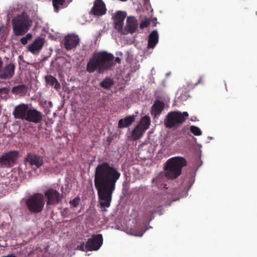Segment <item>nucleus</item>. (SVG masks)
Segmentation results:
<instances>
[{
    "instance_id": "obj_1",
    "label": "nucleus",
    "mask_w": 257,
    "mask_h": 257,
    "mask_svg": "<svg viewBox=\"0 0 257 257\" xmlns=\"http://www.w3.org/2000/svg\"><path fill=\"white\" fill-rule=\"evenodd\" d=\"M120 176L118 169L107 162L99 164L95 168L94 183L102 207L110 206L116 183Z\"/></svg>"
},
{
    "instance_id": "obj_2",
    "label": "nucleus",
    "mask_w": 257,
    "mask_h": 257,
    "mask_svg": "<svg viewBox=\"0 0 257 257\" xmlns=\"http://www.w3.org/2000/svg\"><path fill=\"white\" fill-rule=\"evenodd\" d=\"M121 59L114 57L111 53L106 51H100L95 53L89 59L86 65V70L89 73L97 71L98 73H103L110 70L116 63H120Z\"/></svg>"
},
{
    "instance_id": "obj_3",
    "label": "nucleus",
    "mask_w": 257,
    "mask_h": 257,
    "mask_svg": "<svg viewBox=\"0 0 257 257\" xmlns=\"http://www.w3.org/2000/svg\"><path fill=\"white\" fill-rule=\"evenodd\" d=\"M187 165L186 160L181 157H175L169 159L166 163L165 175L169 179H175L179 176L183 167Z\"/></svg>"
},
{
    "instance_id": "obj_4",
    "label": "nucleus",
    "mask_w": 257,
    "mask_h": 257,
    "mask_svg": "<svg viewBox=\"0 0 257 257\" xmlns=\"http://www.w3.org/2000/svg\"><path fill=\"white\" fill-rule=\"evenodd\" d=\"M187 165L186 160L181 157H175L169 159L166 163L165 175L169 179H175L179 176L183 167Z\"/></svg>"
},
{
    "instance_id": "obj_5",
    "label": "nucleus",
    "mask_w": 257,
    "mask_h": 257,
    "mask_svg": "<svg viewBox=\"0 0 257 257\" xmlns=\"http://www.w3.org/2000/svg\"><path fill=\"white\" fill-rule=\"evenodd\" d=\"M32 24L29 16L25 13L13 18V32L16 36H23L30 30Z\"/></svg>"
},
{
    "instance_id": "obj_6",
    "label": "nucleus",
    "mask_w": 257,
    "mask_h": 257,
    "mask_svg": "<svg viewBox=\"0 0 257 257\" xmlns=\"http://www.w3.org/2000/svg\"><path fill=\"white\" fill-rule=\"evenodd\" d=\"M189 114L187 112L171 111L168 113L164 120L167 128L177 127L186 120Z\"/></svg>"
},
{
    "instance_id": "obj_7",
    "label": "nucleus",
    "mask_w": 257,
    "mask_h": 257,
    "mask_svg": "<svg viewBox=\"0 0 257 257\" xmlns=\"http://www.w3.org/2000/svg\"><path fill=\"white\" fill-rule=\"evenodd\" d=\"M28 210L33 213L41 212L45 205L44 197L41 193H35L25 201Z\"/></svg>"
},
{
    "instance_id": "obj_8",
    "label": "nucleus",
    "mask_w": 257,
    "mask_h": 257,
    "mask_svg": "<svg viewBox=\"0 0 257 257\" xmlns=\"http://www.w3.org/2000/svg\"><path fill=\"white\" fill-rule=\"evenodd\" d=\"M20 157L19 151H10L3 153L0 156V167L11 168L17 163Z\"/></svg>"
},
{
    "instance_id": "obj_9",
    "label": "nucleus",
    "mask_w": 257,
    "mask_h": 257,
    "mask_svg": "<svg viewBox=\"0 0 257 257\" xmlns=\"http://www.w3.org/2000/svg\"><path fill=\"white\" fill-rule=\"evenodd\" d=\"M103 243V237L101 234H93L87 240L85 249L87 251L97 250Z\"/></svg>"
},
{
    "instance_id": "obj_10",
    "label": "nucleus",
    "mask_w": 257,
    "mask_h": 257,
    "mask_svg": "<svg viewBox=\"0 0 257 257\" xmlns=\"http://www.w3.org/2000/svg\"><path fill=\"white\" fill-rule=\"evenodd\" d=\"M45 196L47 198L48 205L57 204L62 199V195L56 190L50 188L45 191Z\"/></svg>"
},
{
    "instance_id": "obj_11",
    "label": "nucleus",
    "mask_w": 257,
    "mask_h": 257,
    "mask_svg": "<svg viewBox=\"0 0 257 257\" xmlns=\"http://www.w3.org/2000/svg\"><path fill=\"white\" fill-rule=\"evenodd\" d=\"M137 28V20L134 17H128L126 20L125 28L122 29V32H121L120 34L122 35H126L128 33L133 34L136 32Z\"/></svg>"
},
{
    "instance_id": "obj_12",
    "label": "nucleus",
    "mask_w": 257,
    "mask_h": 257,
    "mask_svg": "<svg viewBox=\"0 0 257 257\" xmlns=\"http://www.w3.org/2000/svg\"><path fill=\"white\" fill-rule=\"evenodd\" d=\"M25 161L28 162L30 165L39 168L44 164V157L34 153H29L25 158Z\"/></svg>"
},
{
    "instance_id": "obj_13",
    "label": "nucleus",
    "mask_w": 257,
    "mask_h": 257,
    "mask_svg": "<svg viewBox=\"0 0 257 257\" xmlns=\"http://www.w3.org/2000/svg\"><path fill=\"white\" fill-rule=\"evenodd\" d=\"M79 42L80 39L77 35L74 34H69L64 38L65 48L67 50H70L76 48Z\"/></svg>"
},
{
    "instance_id": "obj_14",
    "label": "nucleus",
    "mask_w": 257,
    "mask_h": 257,
    "mask_svg": "<svg viewBox=\"0 0 257 257\" xmlns=\"http://www.w3.org/2000/svg\"><path fill=\"white\" fill-rule=\"evenodd\" d=\"M15 66L13 63L6 64L2 66L0 71V78L2 79H11L15 74Z\"/></svg>"
},
{
    "instance_id": "obj_15",
    "label": "nucleus",
    "mask_w": 257,
    "mask_h": 257,
    "mask_svg": "<svg viewBox=\"0 0 257 257\" xmlns=\"http://www.w3.org/2000/svg\"><path fill=\"white\" fill-rule=\"evenodd\" d=\"M29 109L27 104H21L15 107L13 115L15 118L25 120Z\"/></svg>"
},
{
    "instance_id": "obj_16",
    "label": "nucleus",
    "mask_w": 257,
    "mask_h": 257,
    "mask_svg": "<svg viewBox=\"0 0 257 257\" xmlns=\"http://www.w3.org/2000/svg\"><path fill=\"white\" fill-rule=\"evenodd\" d=\"M126 13L121 11H117L113 16L114 24V28L118 33L122 32L123 21L126 17Z\"/></svg>"
},
{
    "instance_id": "obj_17",
    "label": "nucleus",
    "mask_w": 257,
    "mask_h": 257,
    "mask_svg": "<svg viewBox=\"0 0 257 257\" xmlns=\"http://www.w3.org/2000/svg\"><path fill=\"white\" fill-rule=\"evenodd\" d=\"M42 117V114L40 111L34 108H30L25 120L29 122L38 123L41 122Z\"/></svg>"
},
{
    "instance_id": "obj_18",
    "label": "nucleus",
    "mask_w": 257,
    "mask_h": 257,
    "mask_svg": "<svg viewBox=\"0 0 257 257\" xmlns=\"http://www.w3.org/2000/svg\"><path fill=\"white\" fill-rule=\"evenodd\" d=\"M105 4L102 0H95L91 12L95 16H102L106 13Z\"/></svg>"
},
{
    "instance_id": "obj_19",
    "label": "nucleus",
    "mask_w": 257,
    "mask_h": 257,
    "mask_svg": "<svg viewBox=\"0 0 257 257\" xmlns=\"http://www.w3.org/2000/svg\"><path fill=\"white\" fill-rule=\"evenodd\" d=\"M44 43V39L39 37L28 46V50L33 54L38 53L42 49Z\"/></svg>"
},
{
    "instance_id": "obj_20",
    "label": "nucleus",
    "mask_w": 257,
    "mask_h": 257,
    "mask_svg": "<svg viewBox=\"0 0 257 257\" xmlns=\"http://www.w3.org/2000/svg\"><path fill=\"white\" fill-rule=\"evenodd\" d=\"M164 108L165 103L160 100H156L152 107L151 113L155 117H158L160 115Z\"/></svg>"
},
{
    "instance_id": "obj_21",
    "label": "nucleus",
    "mask_w": 257,
    "mask_h": 257,
    "mask_svg": "<svg viewBox=\"0 0 257 257\" xmlns=\"http://www.w3.org/2000/svg\"><path fill=\"white\" fill-rule=\"evenodd\" d=\"M159 35L157 30L153 31L149 36L148 48L153 49L158 43Z\"/></svg>"
},
{
    "instance_id": "obj_22",
    "label": "nucleus",
    "mask_w": 257,
    "mask_h": 257,
    "mask_svg": "<svg viewBox=\"0 0 257 257\" xmlns=\"http://www.w3.org/2000/svg\"><path fill=\"white\" fill-rule=\"evenodd\" d=\"M135 120V117L134 115L126 116L125 118L119 120L118 123V127L119 128L128 127L132 125Z\"/></svg>"
},
{
    "instance_id": "obj_23",
    "label": "nucleus",
    "mask_w": 257,
    "mask_h": 257,
    "mask_svg": "<svg viewBox=\"0 0 257 257\" xmlns=\"http://www.w3.org/2000/svg\"><path fill=\"white\" fill-rule=\"evenodd\" d=\"M45 79L47 84L51 86L54 85V88L57 90L60 88L61 86L60 83L58 82L57 79L53 76L50 75H46Z\"/></svg>"
},
{
    "instance_id": "obj_24",
    "label": "nucleus",
    "mask_w": 257,
    "mask_h": 257,
    "mask_svg": "<svg viewBox=\"0 0 257 257\" xmlns=\"http://www.w3.org/2000/svg\"><path fill=\"white\" fill-rule=\"evenodd\" d=\"M151 124V119L149 116L145 115L140 120L139 123L137 124L142 128L145 132L148 130Z\"/></svg>"
},
{
    "instance_id": "obj_25",
    "label": "nucleus",
    "mask_w": 257,
    "mask_h": 257,
    "mask_svg": "<svg viewBox=\"0 0 257 257\" xmlns=\"http://www.w3.org/2000/svg\"><path fill=\"white\" fill-rule=\"evenodd\" d=\"M28 90V86L25 84L19 85L12 88V92L15 94L24 95Z\"/></svg>"
},
{
    "instance_id": "obj_26",
    "label": "nucleus",
    "mask_w": 257,
    "mask_h": 257,
    "mask_svg": "<svg viewBox=\"0 0 257 257\" xmlns=\"http://www.w3.org/2000/svg\"><path fill=\"white\" fill-rule=\"evenodd\" d=\"M145 132L139 126H137L134 128L132 133V139L134 141L140 139L144 135Z\"/></svg>"
},
{
    "instance_id": "obj_27",
    "label": "nucleus",
    "mask_w": 257,
    "mask_h": 257,
    "mask_svg": "<svg viewBox=\"0 0 257 257\" xmlns=\"http://www.w3.org/2000/svg\"><path fill=\"white\" fill-rule=\"evenodd\" d=\"M114 84L113 80L109 78L106 77L102 80L100 83V86L105 89H109Z\"/></svg>"
},
{
    "instance_id": "obj_28",
    "label": "nucleus",
    "mask_w": 257,
    "mask_h": 257,
    "mask_svg": "<svg viewBox=\"0 0 257 257\" xmlns=\"http://www.w3.org/2000/svg\"><path fill=\"white\" fill-rule=\"evenodd\" d=\"M53 6L56 12L59 10V6L63 5L65 2V0H52Z\"/></svg>"
},
{
    "instance_id": "obj_29",
    "label": "nucleus",
    "mask_w": 257,
    "mask_h": 257,
    "mask_svg": "<svg viewBox=\"0 0 257 257\" xmlns=\"http://www.w3.org/2000/svg\"><path fill=\"white\" fill-rule=\"evenodd\" d=\"M191 132L195 136H200L202 135V132L200 129L195 125H191L190 127Z\"/></svg>"
},
{
    "instance_id": "obj_30",
    "label": "nucleus",
    "mask_w": 257,
    "mask_h": 257,
    "mask_svg": "<svg viewBox=\"0 0 257 257\" xmlns=\"http://www.w3.org/2000/svg\"><path fill=\"white\" fill-rule=\"evenodd\" d=\"M33 36L31 33L27 34L25 37L21 39L20 41L23 45H26L28 43V40H31Z\"/></svg>"
},
{
    "instance_id": "obj_31",
    "label": "nucleus",
    "mask_w": 257,
    "mask_h": 257,
    "mask_svg": "<svg viewBox=\"0 0 257 257\" xmlns=\"http://www.w3.org/2000/svg\"><path fill=\"white\" fill-rule=\"evenodd\" d=\"M150 24V20L149 19H145L144 20L142 21L140 25V28L141 29L147 28Z\"/></svg>"
},
{
    "instance_id": "obj_32",
    "label": "nucleus",
    "mask_w": 257,
    "mask_h": 257,
    "mask_svg": "<svg viewBox=\"0 0 257 257\" xmlns=\"http://www.w3.org/2000/svg\"><path fill=\"white\" fill-rule=\"evenodd\" d=\"M10 91V89L7 87L0 88V95L2 97L6 98Z\"/></svg>"
},
{
    "instance_id": "obj_33",
    "label": "nucleus",
    "mask_w": 257,
    "mask_h": 257,
    "mask_svg": "<svg viewBox=\"0 0 257 257\" xmlns=\"http://www.w3.org/2000/svg\"><path fill=\"white\" fill-rule=\"evenodd\" d=\"M80 200V199L79 197H76L70 201V204L73 207H76L79 205Z\"/></svg>"
},
{
    "instance_id": "obj_34",
    "label": "nucleus",
    "mask_w": 257,
    "mask_h": 257,
    "mask_svg": "<svg viewBox=\"0 0 257 257\" xmlns=\"http://www.w3.org/2000/svg\"><path fill=\"white\" fill-rule=\"evenodd\" d=\"M77 248L82 251H85L86 250L84 243H82L80 245L77 246Z\"/></svg>"
},
{
    "instance_id": "obj_35",
    "label": "nucleus",
    "mask_w": 257,
    "mask_h": 257,
    "mask_svg": "<svg viewBox=\"0 0 257 257\" xmlns=\"http://www.w3.org/2000/svg\"><path fill=\"white\" fill-rule=\"evenodd\" d=\"M144 233V231L141 230L137 233H134V235L138 236H142Z\"/></svg>"
},
{
    "instance_id": "obj_36",
    "label": "nucleus",
    "mask_w": 257,
    "mask_h": 257,
    "mask_svg": "<svg viewBox=\"0 0 257 257\" xmlns=\"http://www.w3.org/2000/svg\"><path fill=\"white\" fill-rule=\"evenodd\" d=\"M203 79H204L203 76H200L199 79H198V81L197 82L196 84L203 83Z\"/></svg>"
},
{
    "instance_id": "obj_37",
    "label": "nucleus",
    "mask_w": 257,
    "mask_h": 257,
    "mask_svg": "<svg viewBox=\"0 0 257 257\" xmlns=\"http://www.w3.org/2000/svg\"><path fill=\"white\" fill-rule=\"evenodd\" d=\"M4 26H0V36H2L3 33V30H4Z\"/></svg>"
},
{
    "instance_id": "obj_38",
    "label": "nucleus",
    "mask_w": 257,
    "mask_h": 257,
    "mask_svg": "<svg viewBox=\"0 0 257 257\" xmlns=\"http://www.w3.org/2000/svg\"><path fill=\"white\" fill-rule=\"evenodd\" d=\"M151 209H152L151 206H149L148 207V211L149 213H151L153 212V211H152Z\"/></svg>"
},
{
    "instance_id": "obj_39",
    "label": "nucleus",
    "mask_w": 257,
    "mask_h": 257,
    "mask_svg": "<svg viewBox=\"0 0 257 257\" xmlns=\"http://www.w3.org/2000/svg\"><path fill=\"white\" fill-rule=\"evenodd\" d=\"M49 104H50V105H51L52 104V102H51V101H49Z\"/></svg>"
}]
</instances>
